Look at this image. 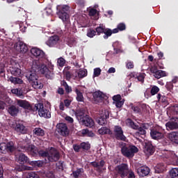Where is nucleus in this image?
<instances>
[{"mask_svg":"<svg viewBox=\"0 0 178 178\" xmlns=\"http://www.w3.org/2000/svg\"><path fill=\"white\" fill-rule=\"evenodd\" d=\"M31 54L33 56L36 58V59H38L33 61L31 70L36 72V73H41V74H44L45 76L46 79L52 80L54 79V70L48 68L47 65L41 63L42 60H45V59H47L45 52L37 47H33L31 49Z\"/></svg>","mask_w":178,"mask_h":178,"instance_id":"obj_1","label":"nucleus"},{"mask_svg":"<svg viewBox=\"0 0 178 178\" xmlns=\"http://www.w3.org/2000/svg\"><path fill=\"white\" fill-rule=\"evenodd\" d=\"M57 15L63 20L65 29H70V18L69 17V10L70 7L67 5H58L56 7Z\"/></svg>","mask_w":178,"mask_h":178,"instance_id":"obj_2","label":"nucleus"},{"mask_svg":"<svg viewBox=\"0 0 178 178\" xmlns=\"http://www.w3.org/2000/svg\"><path fill=\"white\" fill-rule=\"evenodd\" d=\"M120 147H122L121 153L127 158H133L134 154L138 152V148L133 145H126L125 143L121 142L120 143Z\"/></svg>","mask_w":178,"mask_h":178,"instance_id":"obj_3","label":"nucleus"},{"mask_svg":"<svg viewBox=\"0 0 178 178\" xmlns=\"http://www.w3.org/2000/svg\"><path fill=\"white\" fill-rule=\"evenodd\" d=\"M38 111V115L40 118H44L45 119H50L51 112L49 110L44 108V104L38 103L35 104L33 107V111Z\"/></svg>","mask_w":178,"mask_h":178,"instance_id":"obj_4","label":"nucleus"},{"mask_svg":"<svg viewBox=\"0 0 178 178\" xmlns=\"http://www.w3.org/2000/svg\"><path fill=\"white\" fill-rule=\"evenodd\" d=\"M111 136L113 138H115V140H117L118 141H126V140H127V138L124 136L123 129L119 125L114 127Z\"/></svg>","mask_w":178,"mask_h":178,"instance_id":"obj_5","label":"nucleus"},{"mask_svg":"<svg viewBox=\"0 0 178 178\" xmlns=\"http://www.w3.org/2000/svg\"><path fill=\"white\" fill-rule=\"evenodd\" d=\"M45 44L47 47H49V48H58L60 44V36L53 35L48 38Z\"/></svg>","mask_w":178,"mask_h":178,"instance_id":"obj_6","label":"nucleus"},{"mask_svg":"<svg viewBox=\"0 0 178 178\" xmlns=\"http://www.w3.org/2000/svg\"><path fill=\"white\" fill-rule=\"evenodd\" d=\"M19 148H21L23 152H28L29 154H31L32 156H38V148L34 145H22L19 146Z\"/></svg>","mask_w":178,"mask_h":178,"instance_id":"obj_7","label":"nucleus"},{"mask_svg":"<svg viewBox=\"0 0 178 178\" xmlns=\"http://www.w3.org/2000/svg\"><path fill=\"white\" fill-rule=\"evenodd\" d=\"M163 130L161 127H156L150 130V136L153 140H161L163 138Z\"/></svg>","mask_w":178,"mask_h":178,"instance_id":"obj_8","label":"nucleus"},{"mask_svg":"<svg viewBox=\"0 0 178 178\" xmlns=\"http://www.w3.org/2000/svg\"><path fill=\"white\" fill-rule=\"evenodd\" d=\"M60 158V154L54 147H51L49 155L47 156V159L49 162H58V159Z\"/></svg>","mask_w":178,"mask_h":178,"instance_id":"obj_9","label":"nucleus"},{"mask_svg":"<svg viewBox=\"0 0 178 178\" xmlns=\"http://www.w3.org/2000/svg\"><path fill=\"white\" fill-rule=\"evenodd\" d=\"M57 131L63 137H67L69 136L70 131L67 128V125L63 122L59 123L56 125Z\"/></svg>","mask_w":178,"mask_h":178,"instance_id":"obj_10","label":"nucleus"},{"mask_svg":"<svg viewBox=\"0 0 178 178\" xmlns=\"http://www.w3.org/2000/svg\"><path fill=\"white\" fill-rule=\"evenodd\" d=\"M117 170L118 175L120 176L122 178H124L129 175V165L126 163H122L120 165L117 166Z\"/></svg>","mask_w":178,"mask_h":178,"instance_id":"obj_11","label":"nucleus"},{"mask_svg":"<svg viewBox=\"0 0 178 178\" xmlns=\"http://www.w3.org/2000/svg\"><path fill=\"white\" fill-rule=\"evenodd\" d=\"M143 151L146 155H152L155 152V147L152 145V142L148 140L145 141Z\"/></svg>","mask_w":178,"mask_h":178,"instance_id":"obj_12","label":"nucleus"},{"mask_svg":"<svg viewBox=\"0 0 178 178\" xmlns=\"http://www.w3.org/2000/svg\"><path fill=\"white\" fill-rule=\"evenodd\" d=\"M107 119H109V111H102V113L100 114L99 119L97 120L98 124L100 126H104V124H106L108 123Z\"/></svg>","mask_w":178,"mask_h":178,"instance_id":"obj_13","label":"nucleus"},{"mask_svg":"<svg viewBox=\"0 0 178 178\" xmlns=\"http://www.w3.org/2000/svg\"><path fill=\"white\" fill-rule=\"evenodd\" d=\"M17 104L18 106L23 108V109H26V111H34V107H33V105H31L30 102H27L26 100L19 99L17 101Z\"/></svg>","mask_w":178,"mask_h":178,"instance_id":"obj_14","label":"nucleus"},{"mask_svg":"<svg viewBox=\"0 0 178 178\" xmlns=\"http://www.w3.org/2000/svg\"><path fill=\"white\" fill-rule=\"evenodd\" d=\"M11 127H13L17 133H21V134H26V133H27V129L20 122H15V124H12Z\"/></svg>","mask_w":178,"mask_h":178,"instance_id":"obj_15","label":"nucleus"},{"mask_svg":"<svg viewBox=\"0 0 178 178\" xmlns=\"http://www.w3.org/2000/svg\"><path fill=\"white\" fill-rule=\"evenodd\" d=\"M151 170L147 165H143L137 169V173L140 177H145L149 175Z\"/></svg>","mask_w":178,"mask_h":178,"instance_id":"obj_16","label":"nucleus"},{"mask_svg":"<svg viewBox=\"0 0 178 178\" xmlns=\"http://www.w3.org/2000/svg\"><path fill=\"white\" fill-rule=\"evenodd\" d=\"M15 49L21 54H26L29 51V47L24 42H18L15 44Z\"/></svg>","mask_w":178,"mask_h":178,"instance_id":"obj_17","label":"nucleus"},{"mask_svg":"<svg viewBox=\"0 0 178 178\" xmlns=\"http://www.w3.org/2000/svg\"><path fill=\"white\" fill-rule=\"evenodd\" d=\"M75 116L79 122H81L88 115L86 114V110L79 108L75 112Z\"/></svg>","mask_w":178,"mask_h":178,"instance_id":"obj_18","label":"nucleus"},{"mask_svg":"<svg viewBox=\"0 0 178 178\" xmlns=\"http://www.w3.org/2000/svg\"><path fill=\"white\" fill-rule=\"evenodd\" d=\"M81 123H82L83 126H86V127H93L95 122L94 120L91 118L90 116H87L86 118L81 120Z\"/></svg>","mask_w":178,"mask_h":178,"instance_id":"obj_19","label":"nucleus"},{"mask_svg":"<svg viewBox=\"0 0 178 178\" xmlns=\"http://www.w3.org/2000/svg\"><path fill=\"white\" fill-rule=\"evenodd\" d=\"M37 73L35 71L30 70L26 73V77L29 81V83H31V81H34L38 79V76L37 75Z\"/></svg>","mask_w":178,"mask_h":178,"instance_id":"obj_20","label":"nucleus"},{"mask_svg":"<svg viewBox=\"0 0 178 178\" xmlns=\"http://www.w3.org/2000/svg\"><path fill=\"white\" fill-rule=\"evenodd\" d=\"M93 97L95 101H104L106 99V95L99 90L93 92Z\"/></svg>","mask_w":178,"mask_h":178,"instance_id":"obj_21","label":"nucleus"},{"mask_svg":"<svg viewBox=\"0 0 178 178\" xmlns=\"http://www.w3.org/2000/svg\"><path fill=\"white\" fill-rule=\"evenodd\" d=\"M8 113L10 116L15 118V116H17V113H19V107H16L15 105H11L8 108Z\"/></svg>","mask_w":178,"mask_h":178,"instance_id":"obj_22","label":"nucleus"},{"mask_svg":"<svg viewBox=\"0 0 178 178\" xmlns=\"http://www.w3.org/2000/svg\"><path fill=\"white\" fill-rule=\"evenodd\" d=\"M7 152H15L16 151V145H15V142L9 141L6 143Z\"/></svg>","mask_w":178,"mask_h":178,"instance_id":"obj_23","label":"nucleus"},{"mask_svg":"<svg viewBox=\"0 0 178 178\" xmlns=\"http://www.w3.org/2000/svg\"><path fill=\"white\" fill-rule=\"evenodd\" d=\"M18 162L23 164L29 163L30 159H29V157H27L24 154H20L18 156Z\"/></svg>","mask_w":178,"mask_h":178,"instance_id":"obj_24","label":"nucleus"},{"mask_svg":"<svg viewBox=\"0 0 178 178\" xmlns=\"http://www.w3.org/2000/svg\"><path fill=\"white\" fill-rule=\"evenodd\" d=\"M165 169H166V167L165 166V164L159 163L154 168V172L155 173H163Z\"/></svg>","mask_w":178,"mask_h":178,"instance_id":"obj_25","label":"nucleus"},{"mask_svg":"<svg viewBox=\"0 0 178 178\" xmlns=\"http://www.w3.org/2000/svg\"><path fill=\"white\" fill-rule=\"evenodd\" d=\"M30 83H31L33 88H35V90L41 89L44 87V84L38 81V78L35 81H31Z\"/></svg>","mask_w":178,"mask_h":178,"instance_id":"obj_26","label":"nucleus"},{"mask_svg":"<svg viewBox=\"0 0 178 178\" xmlns=\"http://www.w3.org/2000/svg\"><path fill=\"white\" fill-rule=\"evenodd\" d=\"M147 129V127L145 124H143L142 127H139L138 128V131L136 132V136H145L147 134V131L145 129Z\"/></svg>","mask_w":178,"mask_h":178,"instance_id":"obj_27","label":"nucleus"},{"mask_svg":"<svg viewBox=\"0 0 178 178\" xmlns=\"http://www.w3.org/2000/svg\"><path fill=\"white\" fill-rule=\"evenodd\" d=\"M169 138L172 143L178 145V132L173 131L170 133Z\"/></svg>","mask_w":178,"mask_h":178,"instance_id":"obj_28","label":"nucleus"},{"mask_svg":"<svg viewBox=\"0 0 178 178\" xmlns=\"http://www.w3.org/2000/svg\"><path fill=\"white\" fill-rule=\"evenodd\" d=\"M130 76L131 77H134L135 79H137L138 81H140V83H144V79H145V74L141 73L137 75L136 73H132Z\"/></svg>","mask_w":178,"mask_h":178,"instance_id":"obj_29","label":"nucleus"},{"mask_svg":"<svg viewBox=\"0 0 178 178\" xmlns=\"http://www.w3.org/2000/svg\"><path fill=\"white\" fill-rule=\"evenodd\" d=\"M10 72L13 76H20L22 74V70L16 67H10Z\"/></svg>","mask_w":178,"mask_h":178,"instance_id":"obj_30","label":"nucleus"},{"mask_svg":"<svg viewBox=\"0 0 178 178\" xmlns=\"http://www.w3.org/2000/svg\"><path fill=\"white\" fill-rule=\"evenodd\" d=\"M33 134L39 137H44V136H45V131H44V129L38 127L33 129Z\"/></svg>","mask_w":178,"mask_h":178,"instance_id":"obj_31","label":"nucleus"},{"mask_svg":"<svg viewBox=\"0 0 178 178\" xmlns=\"http://www.w3.org/2000/svg\"><path fill=\"white\" fill-rule=\"evenodd\" d=\"M75 92L76 94V99L78 102H84V96H83V92L75 88Z\"/></svg>","mask_w":178,"mask_h":178,"instance_id":"obj_32","label":"nucleus"},{"mask_svg":"<svg viewBox=\"0 0 178 178\" xmlns=\"http://www.w3.org/2000/svg\"><path fill=\"white\" fill-rule=\"evenodd\" d=\"M165 127L167 129H170V130H175V129H178L177 122H175L173 121L168 122L165 124Z\"/></svg>","mask_w":178,"mask_h":178,"instance_id":"obj_33","label":"nucleus"},{"mask_svg":"<svg viewBox=\"0 0 178 178\" xmlns=\"http://www.w3.org/2000/svg\"><path fill=\"white\" fill-rule=\"evenodd\" d=\"M8 80L11 81L13 84H23V79L18 77L10 76Z\"/></svg>","mask_w":178,"mask_h":178,"instance_id":"obj_34","label":"nucleus"},{"mask_svg":"<svg viewBox=\"0 0 178 178\" xmlns=\"http://www.w3.org/2000/svg\"><path fill=\"white\" fill-rule=\"evenodd\" d=\"M83 173H84L83 168H77L76 170L72 172L71 176H73L74 178H79V176Z\"/></svg>","mask_w":178,"mask_h":178,"instance_id":"obj_35","label":"nucleus"},{"mask_svg":"<svg viewBox=\"0 0 178 178\" xmlns=\"http://www.w3.org/2000/svg\"><path fill=\"white\" fill-rule=\"evenodd\" d=\"M99 134L104 136V134H111V129H108L107 127H102L101 129L98 130Z\"/></svg>","mask_w":178,"mask_h":178,"instance_id":"obj_36","label":"nucleus"},{"mask_svg":"<svg viewBox=\"0 0 178 178\" xmlns=\"http://www.w3.org/2000/svg\"><path fill=\"white\" fill-rule=\"evenodd\" d=\"M86 35L89 38H94V37H95V35H97V31H96V30H95L92 28H90L87 30Z\"/></svg>","mask_w":178,"mask_h":178,"instance_id":"obj_37","label":"nucleus"},{"mask_svg":"<svg viewBox=\"0 0 178 178\" xmlns=\"http://www.w3.org/2000/svg\"><path fill=\"white\" fill-rule=\"evenodd\" d=\"M156 79H161V77H166V72L158 70L156 74H154Z\"/></svg>","mask_w":178,"mask_h":178,"instance_id":"obj_38","label":"nucleus"},{"mask_svg":"<svg viewBox=\"0 0 178 178\" xmlns=\"http://www.w3.org/2000/svg\"><path fill=\"white\" fill-rule=\"evenodd\" d=\"M104 34V35L103 36V38H104V40H108L109 37L112 35V29L106 27Z\"/></svg>","mask_w":178,"mask_h":178,"instance_id":"obj_39","label":"nucleus"},{"mask_svg":"<svg viewBox=\"0 0 178 178\" xmlns=\"http://www.w3.org/2000/svg\"><path fill=\"white\" fill-rule=\"evenodd\" d=\"M105 26L103 25H99V26H97L96 30V34L97 35H101V34H104L105 31Z\"/></svg>","mask_w":178,"mask_h":178,"instance_id":"obj_40","label":"nucleus"},{"mask_svg":"<svg viewBox=\"0 0 178 178\" xmlns=\"http://www.w3.org/2000/svg\"><path fill=\"white\" fill-rule=\"evenodd\" d=\"M29 165L34 168H41L42 166V161H29Z\"/></svg>","mask_w":178,"mask_h":178,"instance_id":"obj_41","label":"nucleus"},{"mask_svg":"<svg viewBox=\"0 0 178 178\" xmlns=\"http://www.w3.org/2000/svg\"><path fill=\"white\" fill-rule=\"evenodd\" d=\"M61 86H63V87H64L65 90L67 94H70V92H72V88L70 86H69V85L67 84V83L65 81H63L61 83Z\"/></svg>","mask_w":178,"mask_h":178,"instance_id":"obj_42","label":"nucleus"},{"mask_svg":"<svg viewBox=\"0 0 178 178\" xmlns=\"http://www.w3.org/2000/svg\"><path fill=\"white\" fill-rule=\"evenodd\" d=\"M38 155H39V156L42 158H48V156L49 155V152L40 149L38 151Z\"/></svg>","mask_w":178,"mask_h":178,"instance_id":"obj_43","label":"nucleus"},{"mask_svg":"<svg viewBox=\"0 0 178 178\" xmlns=\"http://www.w3.org/2000/svg\"><path fill=\"white\" fill-rule=\"evenodd\" d=\"M170 176L171 178H178V168H172L170 171Z\"/></svg>","mask_w":178,"mask_h":178,"instance_id":"obj_44","label":"nucleus"},{"mask_svg":"<svg viewBox=\"0 0 178 178\" xmlns=\"http://www.w3.org/2000/svg\"><path fill=\"white\" fill-rule=\"evenodd\" d=\"M91 148V145L88 143L83 142L81 143V149L88 151Z\"/></svg>","mask_w":178,"mask_h":178,"instance_id":"obj_45","label":"nucleus"},{"mask_svg":"<svg viewBox=\"0 0 178 178\" xmlns=\"http://www.w3.org/2000/svg\"><path fill=\"white\" fill-rule=\"evenodd\" d=\"M11 92L13 94H15V95H17V97L23 96V90H22V89H19V88L12 89Z\"/></svg>","mask_w":178,"mask_h":178,"instance_id":"obj_46","label":"nucleus"},{"mask_svg":"<svg viewBox=\"0 0 178 178\" xmlns=\"http://www.w3.org/2000/svg\"><path fill=\"white\" fill-rule=\"evenodd\" d=\"M157 99L159 102H162L163 104H165V102H167L168 99L165 96H162L161 93H159L157 95Z\"/></svg>","mask_w":178,"mask_h":178,"instance_id":"obj_47","label":"nucleus"},{"mask_svg":"<svg viewBox=\"0 0 178 178\" xmlns=\"http://www.w3.org/2000/svg\"><path fill=\"white\" fill-rule=\"evenodd\" d=\"M159 140H161L160 142L164 147H166V145H169V144H170V140H169V138H165L164 136Z\"/></svg>","mask_w":178,"mask_h":178,"instance_id":"obj_48","label":"nucleus"},{"mask_svg":"<svg viewBox=\"0 0 178 178\" xmlns=\"http://www.w3.org/2000/svg\"><path fill=\"white\" fill-rule=\"evenodd\" d=\"M102 70L99 67H97L94 69L93 72V77H99L101 76V72Z\"/></svg>","mask_w":178,"mask_h":178,"instance_id":"obj_49","label":"nucleus"},{"mask_svg":"<svg viewBox=\"0 0 178 178\" xmlns=\"http://www.w3.org/2000/svg\"><path fill=\"white\" fill-rule=\"evenodd\" d=\"M57 63L58 66H60V67H63V66H65V64L66 63V60H65V58H63V57H60L57 60Z\"/></svg>","mask_w":178,"mask_h":178,"instance_id":"obj_50","label":"nucleus"},{"mask_svg":"<svg viewBox=\"0 0 178 178\" xmlns=\"http://www.w3.org/2000/svg\"><path fill=\"white\" fill-rule=\"evenodd\" d=\"M159 88L156 86H154L150 90L151 95H156V94H158V92L159 91Z\"/></svg>","mask_w":178,"mask_h":178,"instance_id":"obj_51","label":"nucleus"},{"mask_svg":"<svg viewBox=\"0 0 178 178\" xmlns=\"http://www.w3.org/2000/svg\"><path fill=\"white\" fill-rule=\"evenodd\" d=\"M79 79H84L86 76H87V71L85 70H79V72L77 73Z\"/></svg>","mask_w":178,"mask_h":178,"instance_id":"obj_52","label":"nucleus"},{"mask_svg":"<svg viewBox=\"0 0 178 178\" xmlns=\"http://www.w3.org/2000/svg\"><path fill=\"white\" fill-rule=\"evenodd\" d=\"M0 152H1V154H6V152H7L6 143H0Z\"/></svg>","mask_w":178,"mask_h":178,"instance_id":"obj_53","label":"nucleus"},{"mask_svg":"<svg viewBox=\"0 0 178 178\" xmlns=\"http://www.w3.org/2000/svg\"><path fill=\"white\" fill-rule=\"evenodd\" d=\"M117 28L120 31H124V30H126V24L121 22L118 24Z\"/></svg>","mask_w":178,"mask_h":178,"instance_id":"obj_54","label":"nucleus"},{"mask_svg":"<svg viewBox=\"0 0 178 178\" xmlns=\"http://www.w3.org/2000/svg\"><path fill=\"white\" fill-rule=\"evenodd\" d=\"M81 134L83 136H87V135L89 136H94V133L90 132V130H88V129H82Z\"/></svg>","mask_w":178,"mask_h":178,"instance_id":"obj_55","label":"nucleus"},{"mask_svg":"<svg viewBox=\"0 0 178 178\" xmlns=\"http://www.w3.org/2000/svg\"><path fill=\"white\" fill-rule=\"evenodd\" d=\"M75 2L80 8H84L86 6V0H75Z\"/></svg>","mask_w":178,"mask_h":178,"instance_id":"obj_56","label":"nucleus"},{"mask_svg":"<svg viewBox=\"0 0 178 178\" xmlns=\"http://www.w3.org/2000/svg\"><path fill=\"white\" fill-rule=\"evenodd\" d=\"M131 109L134 111V113H141V108L139 106H133Z\"/></svg>","mask_w":178,"mask_h":178,"instance_id":"obj_57","label":"nucleus"},{"mask_svg":"<svg viewBox=\"0 0 178 178\" xmlns=\"http://www.w3.org/2000/svg\"><path fill=\"white\" fill-rule=\"evenodd\" d=\"M26 178H40V177L35 172H31L28 174Z\"/></svg>","mask_w":178,"mask_h":178,"instance_id":"obj_58","label":"nucleus"},{"mask_svg":"<svg viewBox=\"0 0 178 178\" xmlns=\"http://www.w3.org/2000/svg\"><path fill=\"white\" fill-rule=\"evenodd\" d=\"M113 100L114 102H118L122 101V96L120 95H116L113 97Z\"/></svg>","mask_w":178,"mask_h":178,"instance_id":"obj_59","label":"nucleus"},{"mask_svg":"<svg viewBox=\"0 0 178 178\" xmlns=\"http://www.w3.org/2000/svg\"><path fill=\"white\" fill-rule=\"evenodd\" d=\"M171 110L172 111L174 115H178V104H175L172 106Z\"/></svg>","mask_w":178,"mask_h":178,"instance_id":"obj_60","label":"nucleus"},{"mask_svg":"<svg viewBox=\"0 0 178 178\" xmlns=\"http://www.w3.org/2000/svg\"><path fill=\"white\" fill-rule=\"evenodd\" d=\"M124 104V99L120 100V102H115V106L117 108H122Z\"/></svg>","mask_w":178,"mask_h":178,"instance_id":"obj_61","label":"nucleus"},{"mask_svg":"<svg viewBox=\"0 0 178 178\" xmlns=\"http://www.w3.org/2000/svg\"><path fill=\"white\" fill-rule=\"evenodd\" d=\"M127 69H133L134 67V63L133 61H128L126 64Z\"/></svg>","mask_w":178,"mask_h":178,"instance_id":"obj_62","label":"nucleus"},{"mask_svg":"<svg viewBox=\"0 0 178 178\" xmlns=\"http://www.w3.org/2000/svg\"><path fill=\"white\" fill-rule=\"evenodd\" d=\"M97 15V9L91 8L89 10V16H95Z\"/></svg>","mask_w":178,"mask_h":178,"instance_id":"obj_63","label":"nucleus"},{"mask_svg":"<svg viewBox=\"0 0 178 178\" xmlns=\"http://www.w3.org/2000/svg\"><path fill=\"white\" fill-rule=\"evenodd\" d=\"M165 87L167 90H168L169 91H170L171 90H173V83L172 82L167 83V84L165 85Z\"/></svg>","mask_w":178,"mask_h":178,"instance_id":"obj_64","label":"nucleus"}]
</instances>
